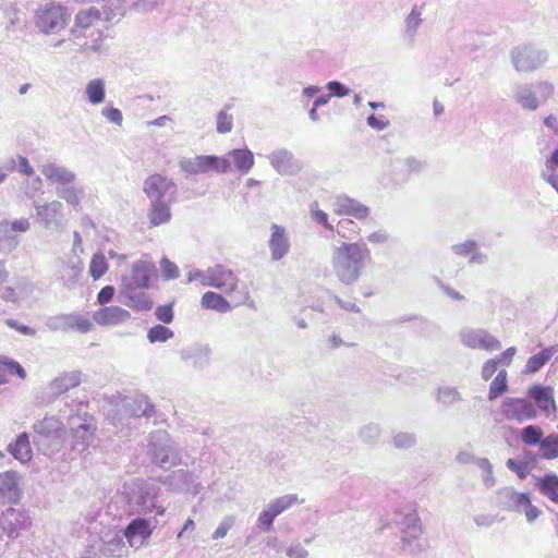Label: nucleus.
Returning a JSON list of instances; mask_svg holds the SVG:
<instances>
[{
	"instance_id": "nucleus-1",
	"label": "nucleus",
	"mask_w": 558,
	"mask_h": 558,
	"mask_svg": "<svg viewBox=\"0 0 558 558\" xmlns=\"http://www.w3.org/2000/svg\"><path fill=\"white\" fill-rule=\"evenodd\" d=\"M371 251L365 243L342 242L331 253V268L336 278L344 286L355 283L363 274Z\"/></svg>"
},
{
	"instance_id": "nucleus-2",
	"label": "nucleus",
	"mask_w": 558,
	"mask_h": 558,
	"mask_svg": "<svg viewBox=\"0 0 558 558\" xmlns=\"http://www.w3.org/2000/svg\"><path fill=\"white\" fill-rule=\"evenodd\" d=\"M160 487L151 482L133 478L125 482L122 496L131 514L146 515L155 511L156 515H163L166 508L157 505Z\"/></svg>"
},
{
	"instance_id": "nucleus-3",
	"label": "nucleus",
	"mask_w": 558,
	"mask_h": 558,
	"mask_svg": "<svg viewBox=\"0 0 558 558\" xmlns=\"http://www.w3.org/2000/svg\"><path fill=\"white\" fill-rule=\"evenodd\" d=\"M147 454L150 462L162 470L183 464L182 449L166 429L149 434Z\"/></svg>"
},
{
	"instance_id": "nucleus-4",
	"label": "nucleus",
	"mask_w": 558,
	"mask_h": 558,
	"mask_svg": "<svg viewBox=\"0 0 558 558\" xmlns=\"http://www.w3.org/2000/svg\"><path fill=\"white\" fill-rule=\"evenodd\" d=\"M34 445L45 456L58 452L64 442L63 423L56 416H45L33 425Z\"/></svg>"
},
{
	"instance_id": "nucleus-5",
	"label": "nucleus",
	"mask_w": 558,
	"mask_h": 558,
	"mask_svg": "<svg viewBox=\"0 0 558 558\" xmlns=\"http://www.w3.org/2000/svg\"><path fill=\"white\" fill-rule=\"evenodd\" d=\"M554 92V85L546 81L517 84L513 87V98L522 109L535 111Z\"/></svg>"
},
{
	"instance_id": "nucleus-6",
	"label": "nucleus",
	"mask_w": 558,
	"mask_h": 558,
	"mask_svg": "<svg viewBox=\"0 0 558 558\" xmlns=\"http://www.w3.org/2000/svg\"><path fill=\"white\" fill-rule=\"evenodd\" d=\"M510 60L519 73H531L548 61V52L533 44H521L510 50Z\"/></svg>"
},
{
	"instance_id": "nucleus-7",
	"label": "nucleus",
	"mask_w": 558,
	"mask_h": 558,
	"mask_svg": "<svg viewBox=\"0 0 558 558\" xmlns=\"http://www.w3.org/2000/svg\"><path fill=\"white\" fill-rule=\"evenodd\" d=\"M180 169L187 175L205 174L210 171L226 173L230 171L228 158L215 155H199L192 158H182L179 161Z\"/></svg>"
},
{
	"instance_id": "nucleus-8",
	"label": "nucleus",
	"mask_w": 558,
	"mask_h": 558,
	"mask_svg": "<svg viewBox=\"0 0 558 558\" xmlns=\"http://www.w3.org/2000/svg\"><path fill=\"white\" fill-rule=\"evenodd\" d=\"M36 26L41 33L54 34L65 27L70 20L68 10L57 3H48L36 11Z\"/></svg>"
},
{
	"instance_id": "nucleus-9",
	"label": "nucleus",
	"mask_w": 558,
	"mask_h": 558,
	"mask_svg": "<svg viewBox=\"0 0 558 558\" xmlns=\"http://www.w3.org/2000/svg\"><path fill=\"white\" fill-rule=\"evenodd\" d=\"M143 191L149 202L174 203L178 196V186L172 179L154 173L143 182Z\"/></svg>"
},
{
	"instance_id": "nucleus-10",
	"label": "nucleus",
	"mask_w": 558,
	"mask_h": 558,
	"mask_svg": "<svg viewBox=\"0 0 558 558\" xmlns=\"http://www.w3.org/2000/svg\"><path fill=\"white\" fill-rule=\"evenodd\" d=\"M158 482L165 485L168 490L174 493L197 495L202 487L199 476L184 469H178L168 475L160 476Z\"/></svg>"
},
{
	"instance_id": "nucleus-11",
	"label": "nucleus",
	"mask_w": 558,
	"mask_h": 558,
	"mask_svg": "<svg viewBox=\"0 0 558 558\" xmlns=\"http://www.w3.org/2000/svg\"><path fill=\"white\" fill-rule=\"evenodd\" d=\"M461 343L472 350L498 351L501 342L484 328L463 327L459 330Z\"/></svg>"
},
{
	"instance_id": "nucleus-12",
	"label": "nucleus",
	"mask_w": 558,
	"mask_h": 558,
	"mask_svg": "<svg viewBox=\"0 0 558 558\" xmlns=\"http://www.w3.org/2000/svg\"><path fill=\"white\" fill-rule=\"evenodd\" d=\"M398 524L401 531L403 550H408L411 554L420 551L421 546L417 539L423 532V527L416 510H411L404 514Z\"/></svg>"
},
{
	"instance_id": "nucleus-13",
	"label": "nucleus",
	"mask_w": 558,
	"mask_h": 558,
	"mask_svg": "<svg viewBox=\"0 0 558 558\" xmlns=\"http://www.w3.org/2000/svg\"><path fill=\"white\" fill-rule=\"evenodd\" d=\"M123 409L129 416L133 418H154L155 424L165 421L163 413L159 412L150 398L144 393H137L132 398H126L123 401Z\"/></svg>"
},
{
	"instance_id": "nucleus-14",
	"label": "nucleus",
	"mask_w": 558,
	"mask_h": 558,
	"mask_svg": "<svg viewBox=\"0 0 558 558\" xmlns=\"http://www.w3.org/2000/svg\"><path fill=\"white\" fill-rule=\"evenodd\" d=\"M32 525V519L24 509L9 507L0 515V529L11 538L17 537L22 531Z\"/></svg>"
},
{
	"instance_id": "nucleus-15",
	"label": "nucleus",
	"mask_w": 558,
	"mask_h": 558,
	"mask_svg": "<svg viewBox=\"0 0 558 558\" xmlns=\"http://www.w3.org/2000/svg\"><path fill=\"white\" fill-rule=\"evenodd\" d=\"M501 412L507 420L519 423L536 417V408L532 401L521 398H506L501 404Z\"/></svg>"
},
{
	"instance_id": "nucleus-16",
	"label": "nucleus",
	"mask_w": 558,
	"mask_h": 558,
	"mask_svg": "<svg viewBox=\"0 0 558 558\" xmlns=\"http://www.w3.org/2000/svg\"><path fill=\"white\" fill-rule=\"evenodd\" d=\"M208 278L209 280L205 282V287L218 289L223 293H232L239 283L235 272L221 264L209 267Z\"/></svg>"
},
{
	"instance_id": "nucleus-17",
	"label": "nucleus",
	"mask_w": 558,
	"mask_h": 558,
	"mask_svg": "<svg viewBox=\"0 0 558 558\" xmlns=\"http://www.w3.org/2000/svg\"><path fill=\"white\" fill-rule=\"evenodd\" d=\"M271 167L280 175H294L302 170V162L296 159L292 151L280 148L268 156Z\"/></svg>"
},
{
	"instance_id": "nucleus-18",
	"label": "nucleus",
	"mask_w": 558,
	"mask_h": 558,
	"mask_svg": "<svg viewBox=\"0 0 558 558\" xmlns=\"http://www.w3.org/2000/svg\"><path fill=\"white\" fill-rule=\"evenodd\" d=\"M46 326L53 331L76 329L80 332L85 333L92 329L90 320L78 314H60L54 317H50L47 320Z\"/></svg>"
},
{
	"instance_id": "nucleus-19",
	"label": "nucleus",
	"mask_w": 558,
	"mask_h": 558,
	"mask_svg": "<svg viewBox=\"0 0 558 558\" xmlns=\"http://www.w3.org/2000/svg\"><path fill=\"white\" fill-rule=\"evenodd\" d=\"M100 11L94 7L78 11L75 15V21L71 29V35L75 39L88 36L93 37L96 32L93 27L95 23H97L100 20Z\"/></svg>"
},
{
	"instance_id": "nucleus-20",
	"label": "nucleus",
	"mask_w": 558,
	"mask_h": 558,
	"mask_svg": "<svg viewBox=\"0 0 558 558\" xmlns=\"http://www.w3.org/2000/svg\"><path fill=\"white\" fill-rule=\"evenodd\" d=\"M19 473L15 471H5L0 473V504L14 505L22 497V490L19 486Z\"/></svg>"
},
{
	"instance_id": "nucleus-21",
	"label": "nucleus",
	"mask_w": 558,
	"mask_h": 558,
	"mask_svg": "<svg viewBox=\"0 0 558 558\" xmlns=\"http://www.w3.org/2000/svg\"><path fill=\"white\" fill-rule=\"evenodd\" d=\"M36 215L46 229L60 227L63 221V205L59 201L46 204L34 203Z\"/></svg>"
},
{
	"instance_id": "nucleus-22",
	"label": "nucleus",
	"mask_w": 558,
	"mask_h": 558,
	"mask_svg": "<svg viewBox=\"0 0 558 558\" xmlns=\"http://www.w3.org/2000/svg\"><path fill=\"white\" fill-rule=\"evenodd\" d=\"M333 211L340 216H351L357 220L366 219L371 209L347 195H338L333 202Z\"/></svg>"
},
{
	"instance_id": "nucleus-23",
	"label": "nucleus",
	"mask_w": 558,
	"mask_h": 558,
	"mask_svg": "<svg viewBox=\"0 0 558 558\" xmlns=\"http://www.w3.org/2000/svg\"><path fill=\"white\" fill-rule=\"evenodd\" d=\"M130 547L138 548L150 536L151 527L145 518L133 519L123 531Z\"/></svg>"
},
{
	"instance_id": "nucleus-24",
	"label": "nucleus",
	"mask_w": 558,
	"mask_h": 558,
	"mask_svg": "<svg viewBox=\"0 0 558 558\" xmlns=\"http://www.w3.org/2000/svg\"><path fill=\"white\" fill-rule=\"evenodd\" d=\"M153 266L145 260H137L132 265L131 275L122 278L121 288L144 289L150 280Z\"/></svg>"
},
{
	"instance_id": "nucleus-25",
	"label": "nucleus",
	"mask_w": 558,
	"mask_h": 558,
	"mask_svg": "<svg viewBox=\"0 0 558 558\" xmlns=\"http://www.w3.org/2000/svg\"><path fill=\"white\" fill-rule=\"evenodd\" d=\"M43 175L53 185L64 186L69 183H74L76 174L64 166L49 162L41 167Z\"/></svg>"
},
{
	"instance_id": "nucleus-26",
	"label": "nucleus",
	"mask_w": 558,
	"mask_h": 558,
	"mask_svg": "<svg viewBox=\"0 0 558 558\" xmlns=\"http://www.w3.org/2000/svg\"><path fill=\"white\" fill-rule=\"evenodd\" d=\"M180 357L184 362H191L196 369H203L210 363V349L207 345L193 344L180 351Z\"/></svg>"
},
{
	"instance_id": "nucleus-27",
	"label": "nucleus",
	"mask_w": 558,
	"mask_h": 558,
	"mask_svg": "<svg viewBox=\"0 0 558 558\" xmlns=\"http://www.w3.org/2000/svg\"><path fill=\"white\" fill-rule=\"evenodd\" d=\"M125 536L121 531H109L101 539L100 553L108 557H122L126 554Z\"/></svg>"
},
{
	"instance_id": "nucleus-28",
	"label": "nucleus",
	"mask_w": 558,
	"mask_h": 558,
	"mask_svg": "<svg viewBox=\"0 0 558 558\" xmlns=\"http://www.w3.org/2000/svg\"><path fill=\"white\" fill-rule=\"evenodd\" d=\"M82 271L83 265L78 257L72 256L68 259L60 260L59 278L66 288L71 289L77 283Z\"/></svg>"
},
{
	"instance_id": "nucleus-29",
	"label": "nucleus",
	"mask_w": 558,
	"mask_h": 558,
	"mask_svg": "<svg viewBox=\"0 0 558 558\" xmlns=\"http://www.w3.org/2000/svg\"><path fill=\"white\" fill-rule=\"evenodd\" d=\"M527 396L536 407L546 414L556 411L554 389L549 386L534 385L529 389Z\"/></svg>"
},
{
	"instance_id": "nucleus-30",
	"label": "nucleus",
	"mask_w": 558,
	"mask_h": 558,
	"mask_svg": "<svg viewBox=\"0 0 558 558\" xmlns=\"http://www.w3.org/2000/svg\"><path fill=\"white\" fill-rule=\"evenodd\" d=\"M271 236L269 240V248L272 260H280L283 256L289 253L290 242L286 235L284 228L272 225Z\"/></svg>"
},
{
	"instance_id": "nucleus-31",
	"label": "nucleus",
	"mask_w": 558,
	"mask_h": 558,
	"mask_svg": "<svg viewBox=\"0 0 558 558\" xmlns=\"http://www.w3.org/2000/svg\"><path fill=\"white\" fill-rule=\"evenodd\" d=\"M499 505L508 510L522 513V506L529 498L526 493H518L512 487H504L497 492Z\"/></svg>"
},
{
	"instance_id": "nucleus-32",
	"label": "nucleus",
	"mask_w": 558,
	"mask_h": 558,
	"mask_svg": "<svg viewBox=\"0 0 558 558\" xmlns=\"http://www.w3.org/2000/svg\"><path fill=\"white\" fill-rule=\"evenodd\" d=\"M131 318V314L119 306H107L94 314V320L100 326L119 325Z\"/></svg>"
},
{
	"instance_id": "nucleus-33",
	"label": "nucleus",
	"mask_w": 558,
	"mask_h": 558,
	"mask_svg": "<svg viewBox=\"0 0 558 558\" xmlns=\"http://www.w3.org/2000/svg\"><path fill=\"white\" fill-rule=\"evenodd\" d=\"M121 294L125 299L122 302L137 312H147L153 307V301L142 289L121 288Z\"/></svg>"
},
{
	"instance_id": "nucleus-34",
	"label": "nucleus",
	"mask_w": 558,
	"mask_h": 558,
	"mask_svg": "<svg viewBox=\"0 0 558 558\" xmlns=\"http://www.w3.org/2000/svg\"><path fill=\"white\" fill-rule=\"evenodd\" d=\"M80 371L65 372L49 383V390L53 397H59L81 384Z\"/></svg>"
},
{
	"instance_id": "nucleus-35",
	"label": "nucleus",
	"mask_w": 558,
	"mask_h": 558,
	"mask_svg": "<svg viewBox=\"0 0 558 558\" xmlns=\"http://www.w3.org/2000/svg\"><path fill=\"white\" fill-rule=\"evenodd\" d=\"M95 430L96 428L87 423H82L76 428H73L71 449L83 453L94 440Z\"/></svg>"
},
{
	"instance_id": "nucleus-36",
	"label": "nucleus",
	"mask_w": 558,
	"mask_h": 558,
	"mask_svg": "<svg viewBox=\"0 0 558 558\" xmlns=\"http://www.w3.org/2000/svg\"><path fill=\"white\" fill-rule=\"evenodd\" d=\"M222 158H228L230 166L233 163L234 169L241 174L248 173L254 166V155L247 148L232 149Z\"/></svg>"
},
{
	"instance_id": "nucleus-37",
	"label": "nucleus",
	"mask_w": 558,
	"mask_h": 558,
	"mask_svg": "<svg viewBox=\"0 0 558 558\" xmlns=\"http://www.w3.org/2000/svg\"><path fill=\"white\" fill-rule=\"evenodd\" d=\"M535 488L553 502L558 504V475L554 472L536 477Z\"/></svg>"
},
{
	"instance_id": "nucleus-38",
	"label": "nucleus",
	"mask_w": 558,
	"mask_h": 558,
	"mask_svg": "<svg viewBox=\"0 0 558 558\" xmlns=\"http://www.w3.org/2000/svg\"><path fill=\"white\" fill-rule=\"evenodd\" d=\"M172 204L167 202H149L147 217L151 227H158L171 220Z\"/></svg>"
},
{
	"instance_id": "nucleus-39",
	"label": "nucleus",
	"mask_w": 558,
	"mask_h": 558,
	"mask_svg": "<svg viewBox=\"0 0 558 558\" xmlns=\"http://www.w3.org/2000/svg\"><path fill=\"white\" fill-rule=\"evenodd\" d=\"M8 451L20 462L26 463L32 459V448L27 433L17 436L13 444H10Z\"/></svg>"
},
{
	"instance_id": "nucleus-40",
	"label": "nucleus",
	"mask_w": 558,
	"mask_h": 558,
	"mask_svg": "<svg viewBox=\"0 0 558 558\" xmlns=\"http://www.w3.org/2000/svg\"><path fill=\"white\" fill-rule=\"evenodd\" d=\"M56 194L59 198L65 201L66 204L73 207L80 206L85 196L84 189L82 186L74 185V183H69L64 186H57Z\"/></svg>"
},
{
	"instance_id": "nucleus-41",
	"label": "nucleus",
	"mask_w": 558,
	"mask_h": 558,
	"mask_svg": "<svg viewBox=\"0 0 558 558\" xmlns=\"http://www.w3.org/2000/svg\"><path fill=\"white\" fill-rule=\"evenodd\" d=\"M201 304L202 307L206 310H213L218 313H228L231 311L229 301L221 294L213 291H207L203 294Z\"/></svg>"
},
{
	"instance_id": "nucleus-42",
	"label": "nucleus",
	"mask_w": 558,
	"mask_h": 558,
	"mask_svg": "<svg viewBox=\"0 0 558 558\" xmlns=\"http://www.w3.org/2000/svg\"><path fill=\"white\" fill-rule=\"evenodd\" d=\"M556 352V347H548L532 355L526 361L524 373L532 374L538 372Z\"/></svg>"
},
{
	"instance_id": "nucleus-43",
	"label": "nucleus",
	"mask_w": 558,
	"mask_h": 558,
	"mask_svg": "<svg viewBox=\"0 0 558 558\" xmlns=\"http://www.w3.org/2000/svg\"><path fill=\"white\" fill-rule=\"evenodd\" d=\"M423 5L415 4L404 20V35L413 41L423 20Z\"/></svg>"
},
{
	"instance_id": "nucleus-44",
	"label": "nucleus",
	"mask_w": 558,
	"mask_h": 558,
	"mask_svg": "<svg viewBox=\"0 0 558 558\" xmlns=\"http://www.w3.org/2000/svg\"><path fill=\"white\" fill-rule=\"evenodd\" d=\"M19 243L20 240L9 228V222H0V252L9 254L17 247Z\"/></svg>"
},
{
	"instance_id": "nucleus-45",
	"label": "nucleus",
	"mask_w": 558,
	"mask_h": 558,
	"mask_svg": "<svg viewBox=\"0 0 558 558\" xmlns=\"http://www.w3.org/2000/svg\"><path fill=\"white\" fill-rule=\"evenodd\" d=\"M539 456L546 460L558 458V434L551 433L539 445Z\"/></svg>"
},
{
	"instance_id": "nucleus-46",
	"label": "nucleus",
	"mask_w": 558,
	"mask_h": 558,
	"mask_svg": "<svg viewBox=\"0 0 558 558\" xmlns=\"http://www.w3.org/2000/svg\"><path fill=\"white\" fill-rule=\"evenodd\" d=\"M296 502H298V495L288 494V495H284V496H281V497H278V498L271 500L267 505V508L277 518L279 514H281L286 510L290 509Z\"/></svg>"
},
{
	"instance_id": "nucleus-47",
	"label": "nucleus",
	"mask_w": 558,
	"mask_h": 558,
	"mask_svg": "<svg viewBox=\"0 0 558 558\" xmlns=\"http://www.w3.org/2000/svg\"><path fill=\"white\" fill-rule=\"evenodd\" d=\"M86 96L90 104L98 105L105 100V83L100 78L88 82L86 86Z\"/></svg>"
},
{
	"instance_id": "nucleus-48",
	"label": "nucleus",
	"mask_w": 558,
	"mask_h": 558,
	"mask_svg": "<svg viewBox=\"0 0 558 558\" xmlns=\"http://www.w3.org/2000/svg\"><path fill=\"white\" fill-rule=\"evenodd\" d=\"M543 439L544 433L537 425H529L521 429V440L526 446H539Z\"/></svg>"
},
{
	"instance_id": "nucleus-49",
	"label": "nucleus",
	"mask_w": 558,
	"mask_h": 558,
	"mask_svg": "<svg viewBox=\"0 0 558 558\" xmlns=\"http://www.w3.org/2000/svg\"><path fill=\"white\" fill-rule=\"evenodd\" d=\"M508 390L507 372L500 371L489 386L488 399L495 400Z\"/></svg>"
},
{
	"instance_id": "nucleus-50",
	"label": "nucleus",
	"mask_w": 558,
	"mask_h": 558,
	"mask_svg": "<svg viewBox=\"0 0 558 558\" xmlns=\"http://www.w3.org/2000/svg\"><path fill=\"white\" fill-rule=\"evenodd\" d=\"M381 435V428L379 424L368 423L361 427L359 432L360 439L367 445H375L378 442Z\"/></svg>"
},
{
	"instance_id": "nucleus-51",
	"label": "nucleus",
	"mask_w": 558,
	"mask_h": 558,
	"mask_svg": "<svg viewBox=\"0 0 558 558\" xmlns=\"http://www.w3.org/2000/svg\"><path fill=\"white\" fill-rule=\"evenodd\" d=\"M436 400L438 403L449 407L462 400L461 393L454 387H440L437 391Z\"/></svg>"
},
{
	"instance_id": "nucleus-52",
	"label": "nucleus",
	"mask_w": 558,
	"mask_h": 558,
	"mask_svg": "<svg viewBox=\"0 0 558 558\" xmlns=\"http://www.w3.org/2000/svg\"><path fill=\"white\" fill-rule=\"evenodd\" d=\"M0 368L12 376H17L20 379H25L27 375L17 361L2 354L0 355Z\"/></svg>"
},
{
	"instance_id": "nucleus-53",
	"label": "nucleus",
	"mask_w": 558,
	"mask_h": 558,
	"mask_svg": "<svg viewBox=\"0 0 558 558\" xmlns=\"http://www.w3.org/2000/svg\"><path fill=\"white\" fill-rule=\"evenodd\" d=\"M95 34L97 37L93 38L90 41L86 40L83 44H77L83 52H95L99 54L107 52L108 48L104 44L102 32L96 29Z\"/></svg>"
},
{
	"instance_id": "nucleus-54",
	"label": "nucleus",
	"mask_w": 558,
	"mask_h": 558,
	"mask_svg": "<svg viewBox=\"0 0 558 558\" xmlns=\"http://www.w3.org/2000/svg\"><path fill=\"white\" fill-rule=\"evenodd\" d=\"M173 336L174 332L163 325H155L147 332V339L150 343L166 342Z\"/></svg>"
},
{
	"instance_id": "nucleus-55",
	"label": "nucleus",
	"mask_w": 558,
	"mask_h": 558,
	"mask_svg": "<svg viewBox=\"0 0 558 558\" xmlns=\"http://www.w3.org/2000/svg\"><path fill=\"white\" fill-rule=\"evenodd\" d=\"M108 269V263L104 254L97 253L92 257L89 265L90 276L97 280L101 278Z\"/></svg>"
},
{
	"instance_id": "nucleus-56",
	"label": "nucleus",
	"mask_w": 558,
	"mask_h": 558,
	"mask_svg": "<svg viewBox=\"0 0 558 558\" xmlns=\"http://www.w3.org/2000/svg\"><path fill=\"white\" fill-rule=\"evenodd\" d=\"M416 435L410 432H399L393 435L391 442L397 449H411L416 445Z\"/></svg>"
},
{
	"instance_id": "nucleus-57",
	"label": "nucleus",
	"mask_w": 558,
	"mask_h": 558,
	"mask_svg": "<svg viewBox=\"0 0 558 558\" xmlns=\"http://www.w3.org/2000/svg\"><path fill=\"white\" fill-rule=\"evenodd\" d=\"M276 517L274 513L266 507L259 514L256 520V527L262 532H269L272 530L274 521Z\"/></svg>"
},
{
	"instance_id": "nucleus-58",
	"label": "nucleus",
	"mask_w": 558,
	"mask_h": 558,
	"mask_svg": "<svg viewBox=\"0 0 558 558\" xmlns=\"http://www.w3.org/2000/svg\"><path fill=\"white\" fill-rule=\"evenodd\" d=\"M506 465L510 471L514 472L520 480L526 478L531 473L529 465L524 464L519 459H508Z\"/></svg>"
},
{
	"instance_id": "nucleus-59",
	"label": "nucleus",
	"mask_w": 558,
	"mask_h": 558,
	"mask_svg": "<svg viewBox=\"0 0 558 558\" xmlns=\"http://www.w3.org/2000/svg\"><path fill=\"white\" fill-rule=\"evenodd\" d=\"M311 217L316 223L324 226L327 230H333L332 225L328 222V215L318 208L316 202L311 205Z\"/></svg>"
},
{
	"instance_id": "nucleus-60",
	"label": "nucleus",
	"mask_w": 558,
	"mask_h": 558,
	"mask_svg": "<svg viewBox=\"0 0 558 558\" xmlns=\"http://www.w3.org/2000/svg\"><path fill=\"white\" fill-rule=\"evenodd\" d=\"M233 126V118L226 110L219 111L217 116V131L221 134L229 133Z\"/></svg>"
},
{
	"instance_id": "nucleus-61",
	"label": "nucleus",
	"mask_w": 558,
	"mask_h": 558,
	"mask_svg": "<svg viewBox=\"0 0 558 558\" xmlns=\"http://www.w3.org/2000/svg\"><path fill=\"white\" fill-rule=\"evenodd\" d=\"M328 94L335 97H345L350 94V88L339 81H330L326 84Z\"/></svg>"
},
{
	"instance_id": "nucleus-62",
	"label": "nucleus",
	"mask_w": 558,
	"mask_h": 558,
	"mask_svg": "<svg viewBox=\"0 0 558 558\" xmlns=\"http://www.w3.org/2000/svg\"><path fill=\"white\" fill-rule=\"evenodd\" d=\"M476 248L477 243L474 240H466L463 243L454 244L451 246V251L459 256L471 255Z\"/></svg>"
},
{
	"instance_id": "nucleus-63",
	"label": "nucleus",
	"mask_w": 558,
	"mask_h": 558,
	"mask_svg": "<svg viewBox=\"0 0 558 558\" xmlns=\"http://www.w3.org/2000/svg\"><path fill=\"white\" fill-rule=\"evenodd\" d=\"M234 524V518L231 515L225 517L213 533V539L225 537Z\"/></svg>"
},
{
	"instance_id": "nucleus-64",
	"label": "nucleus",
	"mask_w": 558,
	"mask_h": 558,
	"mask_svg": "<svg viewBox=\"0 0 558 558\" xmlns=\"http://www.w3.org/2000/svg\"><path fill=\"white\" fill-rule=\"evenodd\" d=\"M155 316L163 324L172 323L174 318L172 304L159 305L155 311Z\"/></svg>"
}]
</instances>
